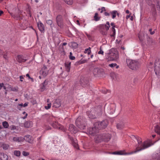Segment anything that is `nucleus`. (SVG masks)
<instances>
[{
  "mask_svg": "<svg viewBox=\"0 0 160 160\" xmlns=\"http://www.w3.org/2000/svg\"><path fill=\"white\" fill-rule=\"evenodd\" d=\"M138 143L136 145V149L135 150L132 151L130 152H126L125 151L122 150L118 152H113V154H117L120 155H130L135 153L141 150L144 149L148 147L153 145L151 141L149 140L144 142L143 143L142 142V139L139 137L136 138Z\"/></svg>",
  "mask_w": 160,
  "mask_h": 160,
  "instance_id": "nucleus-1",
  "label": "nucleus"
},
{
  "mask_svg": "<svg viewBox=\"0 0 160 160\" xmlns=\"http://www.w3.org/2000/svg\"><path fill=\"white\" fill-rule=\"evenodd\" d=\"M108 122L107 120L102 122H98L94 124V127L90 128L88 130V132L90 134L94 135V132L97 133L98 129H103L107 127L108 124Z\"/></svg>",
  "mask_w": 160,
  "mask_h": 160,
  "instance_id": "nucleus-2",
  "label": "nucleus"
},
{
  "mask_svg": "<svg viewBox=\"0 0 160 160\" xmlns=\"http://www.w3.org/2000/svg\"><path fill=\"white\" fill-rule=\"evenodd\" d=\"M97 133L94 132V135H93L92 134H90L88 133V134L91 135V136H94V139L95 141L98 143L101 141L103 140L105 142H107L111 138V136L110 134H97L95 135Z\"/></svg>",
  "mask_w": 160,
  "mask_h": 160,
  "instance_id": "nucleus-3",
  "label": "nucleus"
},
{
  "mask_svg": "<svg viewBox=\"0 0 160 160\" xmlns=\"http://www.w3.org/2000/svg\"><path fill=\"white\" fill-rule=\"evenodd\" d=\"M119 58L118 52L114 48H112L110 50L109 52L106 55V58L109 61H116Z\"/></svg>",
  "mask_w": 160,
  "mask_h": 160,
  "instance_id": "nucleus-4",
  "label": "nucleus"
},
{
  "mask_svg": "<svg viewBox=\"0 0 160 160\" xmlns=\"http://www.w3.org/2000/svg\"><path fill=\"white\" fill-rule=\"evenodd\" d=\"M126 62L129 68L133 70L138 69L140 66V63L136 60L127 59Z\"/></svg>",
  "mask_w": 160,
  "mask_h": 160,
  "instance_id": "nucleus-5",
  "label": "nucleus"
},
{
  "mask_svg": "<svg viewBox=\"0 0 160 160\" xmlns=\"http://www.w3.org/2000/svg\"><path fill=\"white\" fill-rule=\"evenodd\" d=\"M102 114V110L100 108L96 111L95 109H92L90 112H87L89 118L94 119L101 115Z\"/></svg>",
  "mask_w": 160,
  "mask_h": 160,
  "instance_id": "nucleus-6",
  "label": "nucleus"
},
{
  "mask_svg": "<svg viewBox=\"0 0 160 160\" xmlns=\"http://www.w3.org/2000/svg\"><path fill=\"white\" fill-rule=\"evenodd\" d=\"M154 71L157 76L160 75V60L156 59L155 60L154 66Z\"/></svg>",
  "mask_w": 160,
  "mask_h": 160,
  "instance_id": "nucleus-7",
  "label": "nucleus"
},
{
  "mask_svg": "<svg viewBox=\"0 0 160 160\" xmlns=\"http://www.w3.org/2000/svg\"><path fill=\"white\" fill-rule=\"evenodd\" d=\"M82 117H78L77 119L76 123L78 127L81 129H83L85 127V125L82 123L81 120H82Z\"/></svg>",
  "mask_w": 160,
  "mask_h": 160,
  "instance_id": "nucleus-8",
  "label": "nucleus"
},
{
  "mask_svg": "<svg viewBox=\"0 0 160 160\" xmlns=\"http://www.w3.org/2000/svg\"><path fill=\"white\" fill-rule=\"evenodd\" d=\"M40 74L43 77L46 76L48 74V70L47 68L43 66L40 71Z\"/></svg>",
  "mask_w": 160,
  "mask_h": 160,
  "instance_id": "nucleus-9",
  "label": "nucleus"
},
{
  "mask_svg": "<svg viewBox=\"0 0 160 160\" xmlns=\"http://www.w3.org/2000/svg\"><path fill=\"white\" fill-rule=\"evenodd\" d=\"M115 106L114 104H111L107 108V112L110 114H112L114 112Z\"/></svg>",
  "mask_w": 160,
  "mask_h": 160,
  "instance_id": "nucleus-10",
  "label": "nucleus"
},
{
  "mask_svg": "<svg viewBox=\"0 0 160 160\" xmlns=\"http://www.w3.org/2000/svg\"><path fill=\"white\" fill-rule=\"evenodd\" d=\"M56 21L58 26L61 27L63 24L62 16L60 15L58 16L56 18Z\"/></svg>",
  "mask_w": 160,
  "mask_h": 160,
  "instance_id": "nucleus-11",
  "label": "nucleus"
},
{
  "mask_svg": "<svg viewBox=\"0 0 160 160\" xmlns=\"http://www.w3.org/2000/svg\"><path fill=\"white\" fill-rule=\"evenodd\" d=\"M101 70V69L98 68H96L93 70V73L94 76H97L100 74Z\"/></svg>",
  "mask_w": 160,
  "mask_h": 160,
  "instance_id": "nucleus-12",
  "label": "nucleus"
},
{
  "mask_svg": "<svg viewBox=\"0 0 160 160\" xmlns=\"http://www.w3.org/2000/svg\"><path fill=\"white\" fill-rule=\"evenodd\" d=\"M24 138V140L29 143H32L33 142V138L30 135H27Z\"/></svg>",
  "mask_w": 160,
  "mask_h": 160,
  "instance_id": "nucleus-13",
  "label": "nucleus"
},
{
  "mask_svg": "<svg viewBox=\"0 0 160 160\" xmlns=\"http://www.w3.org/2000/svg\"><path fill=\"white\" fill-rule=\"evenodd\" d=\"M68 130L72 133H76L78 131V130L75 128L74 125L72 124L70 125Z\"/></svg>",
  "mask_w": 160,
  "mask_h": 160,
  "instance_id": "nucleus-14",
  "label": "nucleus"
},
{
  "mask_svg": "<svg viewBox=\"0 0 160 160\" xmlns=\"http://www.w3.org/2000/svg\"><path fill=\"white\" fill-rule=\"evenodd\" d=\"M52 126L55 128H58L63 131L64 130L63 127L57 122H55L54 123H53L52 124Z\"/></svg>",
  "mask_w": 160,
  "mask_h": 160,
  "instance_id": "nucleus-15",
  "label": "nucleus"
},
{
  "mask_svg": "<svg viewBox=\"0 0 160 160\" xmlns=\"http://www.w3.org/2000/svg\"><path fill=\"white\" fill-rule=\"evenodd\" d=\"M16 60L19 63L24 62L26 61V59L24 58L22 56L20 55H18L17 56Z\"/></svg>",
  "mask_w": 160,
  "mask_h": 160,
  "instance_id": "nucleus-16",
  "label": "nucleus"
},
{
  "mask_svg": "<svg viewBox=\"0 0 160 160\" xmlns=\"http://www.w3.org/2000/svg\"><path fill=\"white\" fill-rule=\"evenodd\" d=\"M61 105V102L59 99H56L53 104V107L57 108L60 106Z\"/></svg>",
  "mask_w": 160,
  "mask_h": 160,
  "instance_id": "nucleus-17",
  "label": "nucleus"
},
{
  "mask_svg": "<svg viewBox=\"0 0 160 160\" xmlns=\"http://www.w3.org/2000/svg\"><path fill=\"white\" fill-rule=\"evenodd\" d=\"M155 132L159 135L158 138H159V139H160V126L159 125H156L154 128Z\"/></svg>",
  "mask_w": 160,
  "mask_h": 160,
  "instance_id": "nucleus-18",
  "label": "nucleus"
},
{
  "mask_svg": "<svg viewBox=\"0 0 160 160\" xmlns=\"http://www.w3.org/2000/svg\"><path fill=\"white\" fill-rule=\"evenodd\" d=\"M8 156L6 154L3 153H0V159L1 160H8Z\"/></svg>",
  "mask_w": 160,
  "mask_h": 160,
  "instance_id": "nucleus-19",
  "label": "nucleus"
},
{
  "mask_svg": "<svg viewBox=\"0 0 160 160\" xmlns=\"http://www.w3.org/2000/svg\"><path fill=\"white\" fill-rule=\"evenodd\" d=\"M24 140V138L22 137H14L13 138V140L15 142H23Z\"/></svg>",
  "mask_w": 160,
  "mask_h": 160,
  "instance_id": "nucleus-20",
  "label": "nucleus"
},
{
  "mask_svg": "<svg viewBox=\"0 0 160 160\" xmlns=\"http://www.w3.org/2000/svg\"><path fill=\"white\" fill-rule=\"evenodd\" d=\"M71 62H66L65 63V68L67 71L69 72L70 69Z\"/></svg>",
  "mask_w": 160,
  "mask_h": 160,
  "instance_id": "nucleus-21",
  "label": "nucleus"
},
{
  "mask_svg": "<svg viewBox=\"0 0 160 160\" xmlns=\"http://www.w3.org/2000/svg\"><path fill=\"white\" fill-rule=\"evenodd\" d=\"M38 26L40 31L42 32L44 30V28L43 24L40 22L38 23Z\"/></svg>",
  "mask_w": 160,
  "mask_h": 160,
  "instance_id": "nucleus-22",
  "label": "nucleus"
},
{
  "mask_svg": "<svg viewBox=\"0 0 160 160\" xmlns=\"http://www.w3.org/2000/svg\"><path fill=\"white\" fill-rule=\"evenodd\" d=\"M102 28H104L106 31H108L110 27V23L109 22H106V24L102 25Z\"/></svg>",
  "mask_w": 160,
  "mask_h": 160,
  "instance_id": "nucleus-23",
  "label": "nucleus"
},
{
  "mask_svg": "<svg viewBox=\"0 0 160 160\" xmlns=\"http://www.w3.org/2000/svg\"><path fill=\"white\" fill-rule=\"evenodd\" d=\"M111 13L112 15V18H114L116 17V15H118L119 14L116 11H113L111 12Z\"/></svg>",
  "mask_w": 160,
  "mask_h": 160,
  "instance_id": "nucleus-24",
  "label": "nucleus"
},
{
  "mask_svg": "<svg viewBox=\"0 0 160 160\" xmlns=\"http://www.w3.org/2000/svg\"><path fill=\"white\" fill-rule=\"evenodd\" d=\"M108 66L112 68H113L115 67L117 69L119 68V66L116 63H112L110 64H108Z\"/></svg>",
  "mask_w": 160,
  "mask_h": 160,
  "instance_id": "nucleus-25",
  "label": "nucleus"
},
{
  "mask_svg": "<svg viewBox=\"0 0 160 160\" xmlns=\"http://www.w3.org/2000/svg\"><path fill=\"white\" fill-rule=\"evenodd\" d=\"M84 52V53H87L88 55L90 54L91 52V48L89 47L88 48L85 49Z\"/></svg>",
  "mask_w": 160,
  "mask_h": 160,
  "instance_id": "nucleus-26",
  "label": "nucleus"
},
{
  "mask_svg": "<svg viewBox=\"0 0 160 160\" xmlns=\"http://www.w3.org/2000/svg\"><path fill=\"white\" fill-rule=\"evenodd\" d=\"M72 142L73 145V146L76 148H78V144H77V142L76 140L72 139Z\"/></svg>",
  "mask_w": 160,
  "mask_h": 160,
  "instance_id": "nucleus-27",
  "label": "nucleus"
},
{
  "mask_svg": "<svg viewBox=\"0 0 160 160\" xmlns=\"http://www.w3.org/2000/svg\"><path fill=\"white\" fill-rule=\"evenodd\" d=\"M124 124L122 122H120L117 124V128L118 129H122L123 126Z\"/></svg>",
  "mask_w": 160,
  "mask_h": 160,
  "instance_id": "nucleus-28",
  "label": "nucleus"
},
{
  "mask_svg": "<svg viewBox=\"0 0 160 160\" xmlns=\"http://www.w3.org/2000/svg\"><path fill=\"white\" fill-rule=\"evenodd\" d=\"M2 125L3 127L5 128H7L9 126V124L8 122L6 121H4L2 122Z\"/></svg>",
  "mask_w": 160,
  "mask_h": 160,
  "instance_id": "nucleus-29",
  "label": "nucleus"
},
{
  "mask_svg": "<svg viewBox=\"0 0 160 160\" xmlns=\"http://www.w3.org/2000/svg\"><path fill=\"white\" fill-rule=\"evenodd\" d=\"M14 154L16 156L19 157L21 154V153L20 151H19L15 150L14 152Z\"/></svg>",
  "mask_w": 160,
  "mask_h": 160,
  "instance_id": "nucleus-30",
  "label": "nucleus"
},
{
  "mask_svg": "<svg viewBox=\"0 0 160 160\" xmlns=\"http://www.w3.org/2000/svg\"><path fill=\"white\" fill-rule=\"evenodd\" d=\"M24 126L26 128H29L31 126V122H26L24 124Z\"/></svg>",
  "mask_w": 160,
  "mask_h": 160,
  "instance_id": "nucleus-31",
  "label": "nucleus"
},
{
  "mask_svg": "<svg viewBox=\"0 0 160 160\" xmlns=\"http://www.w3.org/2000/svg\"><path fill=\"white\" fill-rule=\"evenodd\" d=\"M68 5H72V0H64Z\"/></svg>",
  "mask_w": 160,
  "mask_h": 160,
  "instance_id": "nucleus-32",
  "label": "nucleus"
},
{
  "mask_svg": "<svg viewBox=\"0 0 160 160\" xmlns=\"http://www.w3.org/2000/svg\"><path fill=\"white\" fill-rule=\"evenodd\" d=\"M98 13H96L94 17V19L96 21H98L100 19V18L98 17Z\"/></svg>",
  "mask_w": 160,
  "mask_h": 160,
  "instance_id": "nucleus-33",
  "label": "nucleus"
},
{
  "mask_svg": "<svg viewBox=\"0 0 160 160\" xmlns=\"http://www.w3.org/2000/svg\"><path fill=\"white\" fill-rule=\"evenodd\" d=\"M157 8L158 9L160 10V0H157Z\"/></svg>",
  "mask_w": 160,
  "mask_h": 160,
  "instance_id": "nucleus-34",
  "label": "nucleus"
},
{
  "mask_svg": "<svg viewBox=\"0 0 160 160\" xmlns=\"http://www.w3.org/2000/svg\"><path fill=\"white\" fill-rule=\"evenodd\" d=\"M69 57L70 59L72 60H74L75 58V57L72 56V53L71 52H70V55Z\"/></svg>",
  "mask_w": 160,
  "mask_h": 160,
  "instance_id": "nucleus-35",
  "label": "nucleus"
},
{
  "mask_svg": "<svg viewBox=\"0 0 160 160\" xmlns=\"http://www.w3.org/2000/svg\"><path fill=\"white\" fill-rule=\"evenodd\" d=\"M9 147V145L8 144H4L3 145V149L6 150Z\"/></svg>",
  "mask_w": 160,
  "mask_h": 160,
  "instance_id": "nucleus-36",
  "label": "nucleus"
},
{
  "mask_svg": "<svg viewBox=\"0 0 160 160\" xmlns=\"http://www.w3.org/2000/svg\"><path fill=\"white\" fill-rule=\"evenodd\" d=\"M112 31L113 32L112 34L111 35L112 37H114L115 34V30L114 28V27H112Z\"/></svg>",
  "mask_w": 160,
  "mask_h": 160,
  "instance_id": "nucleus-37",
  "label": "nucleus"
},
{
  "mask_svg": "<svg viewBox=\"0 0 160 160\" xmlns=\"http://www.w3.org/2000/svg\"><path fill=\"white\" fill-rule=\"evenodd\" d=\"M51 104L50 103H48L47 106H46L45 108L46 109H48L50 108L51 107Z\"/></svg>",
  "mask_w": 160,
  "mask_h": 160,
  "instance_id": "nucleus-38",
  "label": "nucleus"
},
{
  "mask_svg": "<svg viewBox=\"0 0 160 160\" xmlns=\"http://www.w3.org/2000/svg\"><path fill=\"white\" fill-rule=\"evenodd\" d=\"M22 154L24 156H27L29 155V153L24 151L22 152Z\"/></svg>",
  "mask_w": 160,
  "mask_h": 160,
  "instance_id": "nucleus-39",
  "label": "nucleus"
},
{
  "mask_svg": "<svg viewBox=\"0 0 160 160\" xmlns=\"http://www.w3.org/2000/svg\"><path fill=\"white\" fill-rule=\"evenodd\" d=\"M72 45L73 47L76 48L77 47L78 45L76 43L73 42L72 43Z\"/></svg>",
  "mask_w": 160,
  "mask_h": 160,
  "instance_id": "nucleus-40",
  "label": "nucleus"
},
{
  "mask_svg": "<svg viewBox=\"0 0 160 160\" xmlns=\"http://www.w3.org/2000/svg\"><path fill=\"white\" fill-rule=\"evenodd\" d=\"M10 128L11 130L16 129V126L14 125H12L10 126Z\"/></svg>",
  "mask_w": 160,
  "mask_h": 160,
  "instance_id": "nucleus-41",
  "label": "nucleus"
},
{
  "mask_svg": "<svg viewBox=\"0 0 160 160\" xmlns=\"http://www.w3.org/2000/svg\"><path fill=\"white\" fill-rule=\"evenodd\" d=\"M98 54H101L102 55L103 54L104 52L101 48H100V51L98 52Z\"/></svg>",
  "mask_w": 160,
  "mask_h": 160,
  "instance_id": "nucleus-42",
  "label": "nucleus"
},
{
  "mask_svg": "<svg viewBox=\"0 0 160 160\" xmlns=\"http://www.w3.org/2000/svg\"><path fill=\"white\" fill-rule=\"evenodd\" d=\"M101 32L103 35H106L107 33V31H104L102 30H101Z\"/></svg>",
  "mask_w": 160,
  "mask_h": 160,
  "instance_id": "nucleus-43",
  "label": "nucleus"
},
{
  "mask_svg": "<svg viewBox=\"0 0 160 160\" xmlns=\"http://www.w3.org/2000/svg\"><path fill=\"white\" fill-rule=\"evenodd\" d=\"M149 31L150 32V34L151 35L155 33L154 31H152V29H150L149 30Z\"/></svg>",
  "mask_w": 160,
  "mask_h": 160,
  "instance_id": "nucleus-44",
  "label": "nucleus"
},
{
  "mask_svg": "<svg viewBox=\"0 0 160 160\" xmlns=\"http://www.w3.org/2000/svg\"><path fill=\"white\" fill-rule=\"evenodd\" d=\"M47 24H48L50 25H51L52 24V22L51 20H48V21H47Z\"/></svg>",
  "mask_w": 160,
  "mask_h": 160,
  "instance_id": "nucleus-45",
  "label": "nucleus"
},
{
  "mask_svg": "<svg viewBox=\"0 0 160 160\" xmlns=\"http://www.w3.org/2000/svg\"><path fill=\"white\" fill-rule=\"evenodd\" d=\"M131 13H130V14L129 15H127L126 17V18L127 19H128L131 16Z\"/></svg>",
  "mask_w": 160,
  "mask_h": 160,
  "instance_id": "nucleus-46",
  "label": "nucleus"
},
{
  "mask_svg": "<svg viewBox=\"0 0 160 160\" xmlns=\"http://www.w3.org/2000/svg\"><path fill=\"white\" fill-rule=\"evenodd\" d=\"M3 86L4 84L3 83H1L0 84V89H2V87H3Z\"/></svg>",
  "mask_w": 160,
  "mask_h": 160,
  "instance_id": "nucleus-47",
  "label": "nucleus"
},
{
  "mask_svg": "<svg viewBox=\"0 0 160 160\" xmlns=\"http://www.w3.org/2000/svg\"><path fill=\"white\" fill-rule=\"evenodd\" d=\"M138 38L140 41H142L143 38H142V36L141 35H139L138 36Z\"/></svg>",
  "mask_w": 160,
  "mask_h": 160,
  "instance_id": "nucleus-48",
  "label": "nucleus"
},
{
  "mask_svg": "<svg viewBox=\"0 0 160 160\" xmlns=\"http://www.w3.org/2000/svg\"><path fill=\"white\" fill-rule=\"evenodd\" d=\"M104 14L106 16H109L110 15V14L107 12H105L104 13Z\"/></svg>",
  "mask_w": 160,
  "mask_h": 160,
  "instance_id": "nucleus-49",
  "label": "nucleus"
},
{
  "mask_svg": "<svg viewBox=\"0 0 160 160\" xmlns=\"http://www.w3.org/2000/svg\"><path fill=\"white\" fill-rule=\"evenodd\" d=\"M26 76L28 77L29 79H31L32 80V78H31L30 77V76L28 74H27L26 75Z\"/></svg>",
  "mask_w": 160,
  "mask_h": 160,
  "instance_id": "nucleus-50",
  "label": "nucleus"
},
{
  "mask_svg": "<svg viewBox=\"0 0 160 160\" xmlns=\"http://www.w3.org/2000/svg\"><path fill=\"white\" fill-rule=\"evenodd\" d=\"M28 103H25L24 104H23V107H26L28 106Z\"/></svg>",
  "mask_w": 160,
  "mask_h": 160,
  "instance_id": "nucleus-51",
  "label": "nucleus"
},
{
  "mask_svg": "<svg viewBox=\"0 0 160 160\" xmlns=\"http://www.w3.org/2000/svg\"><path fill=\"white\" fill-rule=\"evenodd\" d=\"M20 81H22V79H23V77L22 76H20Z\"/></svg>",
  "mask_w": 160,
  "mask_h": 160,
  "instance_id": "nucleus-52",
  "label": "nucleus"
},
{
  "mask_svg": "<svg viewBox=\"0 0 160 160\" xmlns=\"http://www.w3.org/2000/svg\"><path fill=\"white\" fill-rule=\"evenodd\" d=\"M105 10V8L104 7H102V10H101V13H102L103 12V10Z\"/></svg>",
  "mask_w": 160,
  "mask_h": 160,
  "instance_id": "nucleus-53",
  "label": "nucleus"
},
{
  "mask_svg": "<svg viewBox=\"0 0 160 160\" xmlns=\"http://www.w3.org/2000/svg\"><path fill=\"white\" fill-rule=\"evenodd\" d=\"M111 25L112 26V27H114V28L115 27H114V23H111Z\"/></svg>",
  "mask_w": 160,
  "mask_h": 160,
  "instance_id": "nucleus-54",
  "label": "nucleus"
},
{
  "mask_svg": "<svg viewBox=\"0 0 160 160\" xmlns=\"http://www.w3.org/2000/svg\"><path fill=\"white\" fill-rule=\"evenodd\" d=\"M126 12L127 14L130 13L129 11L128 10H127L126 11Z\"/></svg>",
  "mask_w": 160,
  "mask_h": 160,
  "instance_id": "nucleus-55",
  "label": "nucleus"
},
{
  "mask_svg": "<svg viewBox=\"0 0 160 160\" xmlns=\"http://www.w3.org/2000/svg\"><path fill=\"white\" fill-rule=\"evenodd\" d=\"M18 105L21 107H22V106L23 107V104L22 103L19 104Z\"/></svg>",
  "mask_w": 160,
  "mask_h": 160,
  "instance_id": "nucleus-56",
  "label": "nucleus"
},
{
  "mask_svg": "<svg viewBox=\"0 0 160 160\" xmlns=\"http://www.w3.org/2000/svg\"><path fill=\"white\" fill-rule=\"evenodd\" d=\"M3 13V12L2 11H0V16H1V15Z\"/></svg>",
  "mask_w": 160,
  "mask_h": 160,
  "instance_id": "nucleus-57",
  "label": "nucleus"
},
{
  "mask_svg": "<svg viewBox=\"0 0 160 160\" xmlns=\"http://www.w3.org/2000/svg\"><path fill=\"white\" fill-rule=\"evenodd\" d=\"M121 48L123 50H124L125 49V48L124 47L122 46Z\"/></svg>",
  "mask_w": 160,
  "mask_h": 160,
  "instance_id": "nucleus-58",
  "label": "nucleus"
},
{
  "mask_svg": "<svg viewBox=\"0 0 160 160\" xmlns=\"http://www.w3.org/2000/svg\"><path fill=\"white\" fill-rule=\"evenodd\" d=\"M77 24L79 25H80V23H79V21L78 20H77Z\"/></svg>",
  "mask_w": 160,
  "mask_h": 160,
  "instance_id": "nucleus-59",
  "label": "nucleus"
},
{
  "mask_svg": "<svg viewBox=\"0 0 160 160\" xmlns=\"http://www.w3.org/2000/svg\"><path fill=\"white\" fill-rule=\"evenodd\" d=\"M130 20L132 21L133 20V17L132 16H130Z\"/></svg>",
  "mask_w": 160,
  "mask_h": 160,
  "instance_id": "nucleus-60",
  "label": "nucleus"
},
{
  "mask_svg": "<svg viewBox=\"0 0 160 160\" xmlns=\"http://www.w3.org/2000/svg\"><path fill=\"white\" fill-rule=\"evenodd\" d=\"M67 44V43L66 42H64L63 43V46H65Z\"/></svg>",
  "mask_w": 160,
  "mask_h": 160,
  "instance_id": "nucleus-61",
  "label": "nucleus"
},
{
  "mask_svg": "<svg viewBox=\"0 0 160 160\" xmlns=\"http://www.w3.org/2000/svg\"><path fill=\"white\" fill-rule=\"evenodd\" d=\"M2 52L1 50L0 49V55L2 54Z\"/></svg>",
  "mask_w": 160,
  "mask_h": 160,
  "instance_id": "nucleus-62",
  "label": "nucleus"
},
{
  "mask_svg": "<svg viewBox=\"0 0 160 160\" xmlns=\"http://www.w3.org/2000/svg\"><path fill=\"white\" fill-rule=\"evenodd\" d=\"M42 76L41 75V76H39V78L40 79H41L42 78Z\"/></svg>",
  "mask_w": 160,
  "mask_h": 160,
  "instance_id": "nucleus-63",
  "label": "nucleus"
},
{
  "mask_svg": "<svg viewBox=\"0 0 160 160\" xmlns=\"http://www.w3.org/2000/svg\"><path fill=\"white\" fill-rule=\"evenodd\" d=\"M39 160H45L43 158H41V159H39Z\"/></svg>",
  "mask_w": 160,
  "mask_h": 160,
  "instance_id": "nucleus-64",
  "label": "nucleus"
}]
</instances>
